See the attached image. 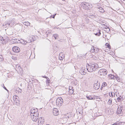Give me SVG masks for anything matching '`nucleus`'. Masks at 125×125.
Returning a JSON list of instances; mask_svg holds the SVG:
<instances>
[{"label": "nucleus", "instance_id": "nucleus-49", "mask_svg": "<svg viewBox=\"0 0 125 125\" xmlns=\"http://www.w3.org/2000/svg\"><path fill=\"white\" fill-rule=\"evenodd\" d=\"M63 1H64L65 0H62Z\"/></svg>", "mask_w": 125, "mask_h": 125}, {"label": "nucleus", "instance_id": "nucleus-26", "mask_svg": "<svg viewBox=\"0 0 125 125\" xmlns=\"http://www.w3.org/2000/svg\"><path fill=\"white\" fill-rule=\"evenodd\" d=\"M115 78L118 81V82H120V78H119V77L117 75H116V76H115Z\"/></svg>", "mask_w": 125, "mask_h": 125}, {"label": "nucleus", "instance_id": "nucleus-40", "mask_svg": "<svg viewBox=\"0 0 125 125\" xmlns=\"http://www.w3.org/2000/svg\"><path fill=\"white\" fill-rule=\"evenodd\" d=\"M56 15V14H54L53 16H52V15H51L50 17L51 18H54V17H55V16Z\"/></svg>", "mask_w": 125, "mask_h": 125}, {"label": "nucleus", "instance_id": "nucleus-42", "mask_svg": "<svg viewBox=\"0 0 125 125\" xmlns=\"http://www.w3.org/2000/svg\"><path fill=\"white\" fill-rule=\"evenodd\" d=\"M42 77L43 78H46L47 79H49V78H48V77H47L45 76H43Z\"/></svg>", "mask_w": 125, "mask_h": 125}, {"label": "nucleus", "instance_id": "nucleus-36", "mask_svg": "<svg viewBox=\"0 0 125 125\" xmlns=\"http://www.w3.org/2000/svg\"><path fill=\"white\" fill-rule=\"evenodd\" d=\"M15 40L16 41L15 42V43H19L20 42V41L19 40H18L16 39V40H15Z\"/></svg>", "mask_w": 125, "mask_h": 125}, {"label": "nucleus", "instance_id": "nucleus-6", "mask_svg": "<svg viewBox=\"0 0 125 125\" xmlns=\"http://www.w3.org/2000/svg\"><path fill=\"white\" fill-rule=\"evenodd\" d=\"M39 114H34L30 115L31 118L32 120L34 122H36L38 118Z\"/></svg>", "mask_w": 125, "mask_h": 125}, {"label": "nucleus", "instance_id": "nucleus-35", "mask_svg": "<svg viewBox=\"0 0 125 125\" xmlns=\"http://www.w3.org/2000/svg\"><path fill=\"white\" fill-rule=\"evenodd\" d=\"M18 90V92L19 93H21L22 92V90L20 88H18V89H17Z\"/></svg>", "mask_w": 125, "mask_h": 125}, {"label": "nucleus", "instance_id": "nucleus-4", "mask_svg": "<svg viewBox=\"0 0 125 125\" xmlns=\"http://www.w3.org/2000/svg\"><path fill=\"white\" fill-rule=\"evenodd\" d=\"M30 115L39 114L38 109L36 108H31L30 111Z\"/></svg>", "mask_w": 125, "mask_h": 125}, {"label": "nucleus", "instance_id": "nucleus-13", "mask_svg": "<svg viewBox=\"0 0 125 125\" xmlns=\"http://www.w3.org/2000/svg\"><path fill=\"white\" fill-rule=\"evenodd\" d=\"M13 101L14 104L16 105H19L20 104V101L18 99H16L13 100Z\"/></svg>", "mask_w": 125, "mask_h": 125}, {"label": "nucleus", "instance_id": "nucleus-47", "mask_svg": "<svg viewBox=\"0 0 125 125\" xmlns=\"http://www.w3.org/2000/svg\"><path fill=\"white\" fill-rule=\"evenodd\" d=\"M46 125H49V124H46Z\"/></svg>", "mask_w": 125, "mask_h": 125}, {"label": "nucleus", "instance_id": "nucleus-28", "mask_svg": "<svg viewBox=\"0 0 125 125\" xmlns=\"http://www.w3.org/2000/svg\"><path fill=\"white\" fill-rule=\"evenodd\" d=\"M91 52L92 53L94 52V47L93 46L91 48Z\"/></svg>", "mask_w": 125, "mask_h": 125}, {"label": "nucleus", "instance_id": "nucleus-2", "mask_svg": "<svg viewBox=\"0 0 125 125\" xmlns=\"http://www.w3.org/2000/svg\"><path fill=\"white\" fill-rule=\"evenodd\" d=\"M81 5L83 9L87 10H89L92 6V5L91 4L85 2H82Z\"/></svg>", "mask_w": 125, "mask_h": 125}, {"label": "nucleus", "instance_id": "nucleus-38", "mask_svg": "<svg viewBox=\"0 0 125 125\" xmlns=\"http://www.w3.org/2000/svg\"><path fill=\"white\" fill-rule=\"evenodd\" d=\"M2 86H3V88H4V89L5 90H7V91H8V90L4 86V84H2Z\"/></svg>", "mask_w": 125, "mask_h": 125}, {"label": "nucleus", "instance_id": "nucleus-33", "mask_svg": "<svg viewBox=\"0 0 125 125\" xmlns=\"http://www.w3.org/2000/svg\"><path fill=\"white\" fill-rule=\"evenodd\" d=\"M69 92L70 93H71V94H72L73 93V90L69 89Z\"/></svg>", "mask_w": 125, "mask_h": 125}, {"label": "nucleus", "instance_id": "nucleus-32", "mask_svg": "<svg viewBox=\"0 0 125 125\" xmlns=\"http://www.w3.org/2000/svg\"><path fill=\"white\" fill-rule=\"evenodd\" d=\"M94 52H95V53H97L98 51V49H97V48H95L94 47Z\"/></svg>", "mask_w": 125, "mask_h": 125}, {"label": "nucleus", "instance_id": "nucleus-41", "mask_svg": "<svg viewBox=\"0 0 125 125\" xmlns=\"http://www.w3.org/2000/svg\"><path fill=\"white\" fill-rule=\"evenodd\" d=\"M2 56L1 55H0V60H2Z\"/></svg>", "mask_w": 125, "mask_h": 125}, {"label": "nucleus", "instance_id": "nucleus-3", "mask_svg": "<svg viewBox=\"0 0 125 125\" xmlns=\"http://www.w3.org/2000/svg\"><path fill=\"white\" fill-rule=\"evenodd\" d=\"M63 103V100L61 97L57 98L56 101V103L58 106H61Z\"/></svg>", "mask_w": 125, "mask_h": 125}, {"label": "nucleus", "instance_id": "nucleus-19", "mask_svg": "<svg viewBox=\"0 0 125 125\" xmlns=\"http://www.w3.org/2000/svg\"><path fill=\"white\" fill-rule=\"evenodd\" d=\"M10 21H6L5 23L3 24V25L6 26L8 25V26H9L10 25Z\"/></svg>", "mask_w": 125, "mask_h": 125}, {"label": "nucleus", "instance_id": "nucleus-27", "mask_svg": "<svg viewBox=\"0 0 125 125\" xmlns=\"http://www.w3.org/2000/svg\"><path fill=\"white\" fill-rule=\"evenodd\" d=\"M105 45L106 46V47H107L109 49H110L111 48L109 44L108 43H106L105 44Z\"/></svg>", "mask_w": 125, "mask_h": 125}, {"label": "nucleus", "instance_id": "nucleus-34", "mask_svg": "<svg viewBox=\"0 0 125 125\" xmlns=\"http://www.w3.org/2000/svg\"><path fill=\"white\" fill-rule=\"evenodd\" d=\"M107 85V84L105 82H104L102 84V86L103 87H104L106 86Z\"/></svg>", "mask_w": 125, "mask_h": 125}, {"label": "nucleus", "instance_id": "nucleus-22", "mask_svg": "<svg viewBox=\"0 0 125 125\" xmlns=\"http://www.w3.org/2000/svg\"><path fill=\"white\" fill-rule=\"evenodd\" d=\"M117 99L118 100V102H119L123 100V98L122 97H121V96H120L118 97L117 98Z\"/></svg>", "mask_w": 125, "mask_h": 125}, {"label": "nucleus", "instance_id": "nucleus-48", "mask_svg": "<svg viewBox=\"0 0 125 125\" xmlns=\"http://www.w3.org/2000/svg\"><path fill=\"white\" fill-rule=\"evenodd\" d=\"M57 29H60V28H57Z\"/></svg>", "mask_w": 125, "mask_h": 125}, {"label": "nucleus", "instance_id": "nucleus-24", "mask_svg": "<svg viewBox=\"0 0 125 125\" xmlns=\"http://www.w3.org/2000/svg\"><path fill=\"white\" fill-rule=\"evenodd\" d=\"M19 98L18 96L17 95H15L13 96V100L16 99H19Z\"/></svg>", "mask_w": 125, "mask_h": 125}, {"label": "nucleus", "instance_id": "nucleus-5", "mask_svg": "<svg viewBox=\"0 0 125 125\" xmlns=\"http://www.w3.org/2000/svg\"><path fill=\"white\" fill-rule=\"evenodd\" d=\"M98 73L100 75L105 76L107 74V71L105 69H102L100 70Z\"/></svg>", "mask_w": 125, "mask_h": 125}, {"label": "nucleus", "instance_id": "nucleus-16", "mask_svg": "<svg viewBox=\"0 0 125 125\" xmlns=\"http://www.w3.org/2000/svg\"><path fill=\"white\" fill-rule=\"evenodd\" d=\"M100 30H97L96 32V33H95L94 34L96 35H97L98 36H100L101 34V33L100 32Z\"/></svg>", "mask_w": 125, "mask_h": 125}, {"label": "nucleus", "instance_id": "nucleus-23", "mask_svg": "<svg viewBox=\"0 0 125 125\" xmlns=\"http://www.w3.org/2000/svg\"><path fill=\"white\" fill-rule=\"evenodd\" d=\"M0 40L2 41V44L4 43V42H3V41H4L5 39L2 37L0 36Z\"/></svg>", "mask_w": 125, "mask_h": 125}, {"label": "nucleus", "instance_id": "nucleus-50", "mask_svg": "<svg viewBox=\"0 0 125 125\" xmlns=\"http://www.w3.org/2000/svg\"><path fill=\"white\" fill-rule=\"evenodd\" d=\"M124 0V1H125V0Z\"/></svg>", "mask_w": 125, "mask_h": 125}, {"label": "nucleus", "instance_id": "nucleus-20", "mask_svg": "<svg viewBox=\"0 0 125 125\" xmlns=\"http://www.w3.org/2000/svg\"><path fill=\"white\" fill-rule=\"evenodd\" d=\"M88 100H92L93 98L92 96L90 95H87L86 96Z\"/></svg>", "mask_w": 125, "mask_h": 125}, {"label": "nucleus", "instance_id": "nucleus-1", "mask_svg": "<svg viewBox=\"0 0 125 125\" xmlns=\"http://www.w3.org/2000/svg\"><path fill=\"white\" fill-rule=\"evenodd\" d=\"M86 65L87 69L88 71L90 72H92L96 70L99 68V66L97 64L95 63H90L87 64Z\"/></svg>", "mask_w": 125, "mask_h": 125}, {"label": "nucleus", "instance_id": "nucleus-30", "mask_svg": "<svg viewBox=\"0 0 125 125\" xmlns=\"http://www.w3.org/2000/svg\"><path fill=\"white\" fill-rule=\"evenodd\" d=\"M24 23H25L24 24L25 25L27 26L30 25V23L28 22H25Z\"/></svg>", "mask_w": 125, "mask_h": 125}, {"label": "nucleus", "instance_id": "nucleus-15", "mask_svg": "<svg viewBox=\"0 0 125 125\" xmlns=\"http://www.w3.org/2000/svg\"><path fill=\"white\" fill-rule=\"evenodd\" d=\"M16 71H18L19 70L20 71H21V66L18 64L16 66Z\"/></svg>", "mask_w": 125, "mask_h": 125}, {"label": "nucleus", "instance_id": "nucleus-21", "mask_svg": "<svg viewBox=\"0 0 125 125\" xmlns=\"http://www.w3.org/2000/svg\"><path fill=\"white\" fill-rule=\"evenodd\" d=\"M109 96L111 97H113L114 96H115V93L113 92H111V94L109 93Z\"/></svg>", "mask_w": 125, "mask_h": 125}, {"label": "nucleus", "instance_id": "nucleus-11", "mask_svg": "<svg viewBox=\"0 0 125 125\" xmlns=\"http://www.w3.org/2000/svg\"><path fill=\"white\" fill-rule=\"evenodd\" d=\"M44 122V119H42L41 117H40L38 120V125H42Z\"/></svg>", "mask_w": 125, "mask_h": 125}, {"label": "nucleus", "instance_id": "nucleus-39", "mask_svg": "<svg viewBox=\"0 0 125 125\" xmlns=\"http://www.w3.org/2000/svg\"><path fill=\"white\" fill-rule=\"evenodd\" d=\"M106 31L109 32L110 31V29L108 27H107L106 29Z\"/></svg>", "mask_w": 125, "mask_h": 125}, {"label": "nucleus", "instance_id": "nucleus-14", "mask_svg": "<svg viewBox=\"0 0 125 125\" xmlns=\"http://www.w3.org/2000/svg\"><path fill=\"white\" fill-rule=\"evenodd\" d=\"M64 57V55L63 53H60L59 54V59L60 60H62Z\"/></svg>", "mask_w": 125, "mask_h": 125}, {"label": "nucleus", "instance_id": "nucleus-12", "mask_svg": "<svg viewBox=\"0 0 125 125\" xmlns=\"http://www.w3.org/2000/svg\"><path fill=\"white\" fill-rule=\"evenodd\" d=\"M86 70H85V69L84 67L82 68L80 71V73L82 75H85L86 73Z\"/></svg>", "mask_w": 125, "mask_h": 125}, {"label": "nucleus", "instance_id": "nucleus-29", "mask_svg": "<svg viewBox=\"0 0 125 125\" xmlns=\"http://www.w3.org/2000/svg\"><path fill=\"white\" fill-rule=\"evenodd\" d=\"M53 36L55 38V39H56L57 37L58 36V35L57 34H53Z\"/></svg>", "mask_w": 125, "mask_h": 125}, {"label": "nucleus", "instance_id": "nucleus-37", "mask_svg": "<svg viewBox=\"0 0 125 125\" xmlns=\"http://www.w3.org/2000/svg\"><path fill=\"white\" fill-rule=\"evenodd\" d=\"M50 82H51V81H50V80L49 79V80H47L46 81V84H47V83H50Z\"/></svg>", "mask_w": 125, "mask_h": 125}, {"label": "nucleus", "instance_id": "nucleus-17", "mask_svg": "<svg viewBox=\"0 0 125 125\" xmlns=\"http://www.w3.org/2000/svg\"><path fill=\"white\" fill-rule=\"evenodd\" d=\"M98 9V10L100 12L103 13L104 12V9L101 7H99Z\"/></svg>", "mask_w": 125, "mask_h": 125}, {"label": "nucleus", "instance_id": "nucleus-18", "mask_svg": "<svg viewBox=\"0 0 125 125\" xmlns=\"http://www.w3.org/2000/svg\"><path fill=\"white\" fill-rule=\"evenodd\" d=\"M72 117L70 115V116H67V115H65L64 116V119H65V120L66 121H67V120H68V119L71 118Z\"/></svg>", "mask_w": 125, "mask_h": 125}, {"label": "nucleus", "instance_id": "nucleus-7", "mask_svg": "<svg viewBox=\"0 0 125 125\" xmlns=\"http://www.w3.org/2000/svg\"><path fill=\"white\" fill-rule=\"evenodd\" d=\"M100 86L99 82L97 81L96 83H95L94 84V88L96 90H98L100 88Z\"/></svg>", "mask_w": 125, "mask_h": 125}, {"label": "nucleus", "instance_id": "nucleus-25", "mask_svg": "<svg viewBox=\"0 0 125 125\" xmlns=\"http://www.w3.org/2000/svg\"><path fill=\"white\" fill-rule=\"evenodd\" d=\"M108 76L109 77H110L111 78V79H115V78H114V77H115L114 76V75H113L112 74H110Z\"/></svg>", "mask_w": 125, "mask_h": 125}, {"label": "nucleus", "instance_id": "nucleus-9", "mask_svg": "<svg viewBox=\"0 0 125 125\" xmlns=\"http://www.w3.org/2000/svg\"><path fill=\"white\" fill-rule=\"evenodd\" d=\"M13 52L16 53H18L20 51V48L18 47L15 46L13 47L12 48Z\"/></svg>", "mask_w": 125, "mask_h": 125}, {"label": "nucleus", "instance_id": "nucleus-10", "mask_svg": "<svg viewBox=\"0 0 125 125\" xmlns=\"http://www.w3.org/2000/svg\"><path fill=\"white\" fill-rule=\"evenodd\" d=\"M53 113L55 116H57L59 114V111L57 108H54L53 109L52 111Z\"/></svg>", "mask_w": 125, "mask_h": 125}, {"label": "nucleus", "instance_id": "nucleus-43", "mask_svg": "<svg viewBox=\"0 0 125 125\" xmlns=\"http://www.w3.org/2000/svg\"><path fill=\"white\" fill-rule=\"evenodd\" d=\"M104 87H103V86H102V85L101 86V88H100V89H101V90H102V88Z\"/></svg>", "mask_w": 125, "mask_h": 125}, {"label": "nucleus", "instance_id": "nucleus-44", "mask_svg": "<svg viewBox=\"0 0 125 125\" xmlns=\"http://www.w3.org/2000/svg\"><path fill=\"white\" fill-rule=\"evenodd\" d=\"M24 42V44H26V43H27V42L26 41Z\"/></svg>", "mask_w": 125, "mask_h": 125}, {"label": "nucleus", "instance_id": "nucleus-8", "mask_svg": "<svg viewBox=\"0 0 125 125\" xmlns=\"http://www.w3.org/2000/svg\"><path fill=\"white\" fill-rule=\"evenodd\" d=\"M119 106V107L118 106L117 111L116 112L117 114H122V113H123L122 111V107L120 105Z\"/></svg>", "mask_w": 125, "mask_h": 125}, {"label": "nucleus", "instance_id": "nucleus-31", "mask_svg": "<svg viewBox=\"0 0 125 125\" xmlns=\"http://www.w3.org/2000/svg\"><path fill=\"white\" fill-rule=\"evenodd\" d=\"M112 100L110 99L109 100V101L108 102V104L111 105L112 104Z\"/></svg>", "mask_w": 125, "mask_h": 125}, {"label": "nucleus", "instance_id": "nucleus-46", "mask_svg": "<svg viewBox=\"0 0 125 125\" xmlns=\"http://www.w3.org/2000/svg\"><path fill=\"white\" fill-rule=\"evenodd\" d=\"M104 29H106L107 28H106V27H105V28H104Z\"/></svg>", "mask_w": 125, "mask_h": 125}, {"label": "nucleus", "instance_id": "nucleus-45", "mask_svg": "<svg viewBox=\"0 0 125 125\" xmlns=\"http://www.w3.org/2000/svg\"><path fill=\"white\" fill-rule=\"evenodd\" d=\"M47 85H49V83H47Z\"/></svg>", "mask_w": 125, "mask_h": 125}]
</instances>
